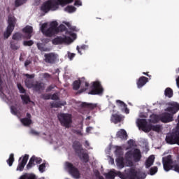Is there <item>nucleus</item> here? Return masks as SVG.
Here are the masks:
<instances>
[{
    "label": "nucleus",
    "mask_w": 179,
    "mask_h": 179,
    "mask_svg": "<svg viewBox=\"0 0 179 179\" xmlns=\"http://www.w3.org/2000/svg\"><path fill=\"white\" fill-rule=\"evenodd\" d=\"M164 94L166 97H169V99H171V97H173V90L170 87H168L164 91Z\"/></svg>",
    "instance_id": "4c0bfd02"
},
{
    "label": "nucleus",
    "mask_w": 179,
    "mask_h": 179,
    "mask_svg": "<svg viewBox=\"0 0 179 179\" xmlns=\"http://www.w3.org/2000/svg\"><path fill=\"white\" fill-rule=\"evenodd\" d=\"M116 103L119 107H121L122 109L127 106V104L121 100H116Z\"/></svg>",
    "instance_id": "603ef678"
},
{
    "label": "nucleus",
    "mask_w": 179,
    "mask_h": 179,
    "mask_svg": "<svg viewBox=\"0 0 179 179\" xmlns=\"http://www.w3.org/2000/svg\"><path fill=\"white\" fill-rule=\"evenodd\" d=\"M16 17L12 15H9L8 17V25L6 28V31L3 32L4 38H9L13 30H15V26L16 24Z\"/></svg>",
    "instance_id": "7ed1b4c3"
},
{
    "label": "nucleus",
    "mask_w": 179,
    "mask_h": 179,
    "mask_svg": "<svg viewBox=\"0 0 179 179\" xmlns=\"http://www.w3.org/2000/svg\"><path fill=\"white\" fill-rule=\"evenodd\" d=\"M173 170L176 173H179V164H173Z\"/></svg>",
    "instance_id": "052dcab7"
},
{
    "label": "nucleus",
    "mask_w": 179,
    "mask_h": 179,
    "mask_svg": "<svg viewBox=\"0 0 179 179\" xmlns=\"http://www.w3.org/2000/svg\"><path fill=\"white\" fill-rule=\"evenodd\" d=\"M75 55H76L75 53H69L68 57L71 61L75 58Z\"/></svg>",
    "instance_id": "69168bd1"
},
{
    "label": "nucleus",
    "mask_w": 179,
    "mask_h": 179,
    "mask_svg": "<svg viewBox=\"0 0 179 179\" xmlns=\"http://www.w3.org/2000/svg\"><path fill=\"white\" fill-rule=\"evenodd\" d=\"M163 164L164 170H165V171H170V170H173V165L171 155H168L166 157H165L164 160L163 161Z\"/></svg>",
    "instance_id": "9d476101"
},
{
    "label": "nucleus",
    "mask_w": 179,
    "mask_h": 179,
    "mask_svg": "<svg viewBox=\"0 0 179 179\" xmlns=\"http://www.w3.org/2000/svg\"><path fill=\"white\" fill-rule=\"evenodd\" d=\"M74 5L75 6H82V1L80 0H76Z\"/></svg>",
    "instance_id": "338daca9"
},
{
    "label": "nucleus",
    "mask_w": 179,
    "mask_h": 179,
    "mask_svg": "<svg viewBox=\"0 0 179 179\" xmlns=\"http://www.w3.org/2000/svg\"><path fill=\"white\" fill-rule=\"evenodd\" d=\"M65 10L69 13H73V12H76V8L73 6H67L66 8H65Z\"/></svg>",
    "instance_id": "79ce46f5"
},
{
    "label": "nucleus",
    "mask_w": 179,
    "mask_h": 179,
    "mask_svg": "<svg viewBox=\"0 0 179 179\" xmlns=\"http://www.w3.org/2000/svg\"><path fill=\"white\" fill-rule=\"evenodd\" d=\"M33 44H34V42L31 40L24 41L23 42V45H24L25 47H31V45H33Z\"/></svg>",
    "instance_id": "de8ad7c7"
},
{
    "label": "nucleus",
    "mask_w": 179,
    "mask_h": 179,
    "mask_svg": "<svg viewBox=\"0 0 179 179\" xmlns=\"http://www.w3.org/2000/svg\"><path fill=\"white\" fill-rule=\"evenodd\" d=\"M34 166H36V164H34V156H32L27 165V169L30 170V169H31V167H34Z\"/></svg>",
    "instance_id": "f704fd0d"
},
{
    "label": "nucleus",
    "mask_w": 179,
    "mask_h": 179,
    "mask_svg": "<svg viewBox=\"0 0 179 179\" xmlns=\"http://www.w3.org/2000/svg\"><path fill=\"white\" fill-rule=\"evenodd\" d=\"M21 122L24 125V127H29V125H31V119H29L27 117H24L21 119Z\"/></svg>",
    "instance_id": "e433bc0d"
},
{
    "label": "nucleus",
    "mask_w": 179,
    "mask_h": 179,
    "mask_svg": "<svg viewBox=\"0 0 179 179\" xmlns=\"http://www.w3.org/2000/svg\"><path fill=\"white\" fill-rule=\"evenodd\" d=\"M56 2L57 3V6L59 7V5H61L62 6H65V5L72 3V2H73V0H56Z\"/></svg>",
    "instance_id": "7c9ffc66"
},
{
    "label": "nucleus",
    "mask_w": 179,
    "mask_h": 179,
    "mask_svg": "<svg viewBox=\"0 0 179 179\" xmlns=\"http://www.w3.org/2000/svg\"><path fill=\"white\" fill-rule=\"evenodd\" d=\"M155 162V156L151 155L148 157V159L145 161V167L146 169H149L151 166L153 165Z\"/></svg>",
    "instance_id": "cd10ccee"
},
{
    "label": "nucleus",
    "mask_w": 179,
    "mask_h": 179,
    "mask_svg": "<svg viewBox=\"0 0 179 179\" xmlns=\"http://www.w3.org/2000/svg\"><path fill=\"white\" fill-rule=\"evenodd\" d=\"M133 159L134 162H138L142 159V154L141 153V150L136 148L133 152Z\"/></svg>",
    "instance_id": "412c9836"
},
{
    "label": "nucleus",
    "mask_w": 179,
    "mask_h": 179,
    "mask_svg": "<svg viewBox=\"0 0 179 179\" xmlns=\"http://www.w3.org/2000/svg\"><path fill=\"white\" fill-rule=\"evenodd\" d=\"M86 47H87L86 45H83L80 47L77 46L76 49H77L78 54L82 55V50H86Z\"/></svg>",
    "instance_id": "09e8293b"
},
{
    "label": "nucleus",
    "mask_w": 179,
    "mask_h": 179,
    "mask_svg": "<svg viewBox=\"0 0 179 179\" xmlns=\"http://www.w3.org/2000/svg\"><path fill=\"white\" fill-rule=\"evenodd\" d=\"M7 163L10 167H12L13 162H15V155L11 153L9 156V158L7 159Z\"/></svg>",
    "instance_id": "c9c22d12"
},
{
    "label": "nucleus",
    "mask_w": 179,
    "mask_h": 179,
    "mask_svg": "<svg viewBox=\"0 0 179 179\" xmlns=\"http://www.w3.org/2000/svg\"><path fill=\"white\" fill-rule=\"evenodd\" d=\"M19 179H37V176L34 173H25Z\"/></svg>",
    "instance_id": "393cba45"
},
{
    "label": "nucleus",
    "mask_w": 179,
    "mask_h": 179,
    "mask_svg": "<svg viewBox=\"0 0 179 179\" xmlns=\"http://www.w3.org/2000/svg\"><path fill=\"white\" fill-rule=\"evenodd\" d=\"M149 82V78L145 76H141L138 78V80L136 82L137 87L138 89H141L146 85Z\"/></svg>",
    "instance_id": "a211bd4d"
},
{
    "label": "nucleus",
    "mask_w": 179,
    "mask_h": 179,
    "mask_svg": "<svg viewBox=\"0 0 179 179\" xmlns=\"http://www.w3.org/2000/svg\"><path fill=\"white\" fill-rule=\"evenodd\" d=\"M161 129H162V127L159 124L153 125V124H149L148 126L147 132H150V131H154L155 132H160Z\"/></svg>",
    "instance_id": "b1692460"
},
{
    "label": "nucleus",
    "mask_w": 179,
    "mask_h": 179,
    "mask_svg": "<svg viewBox=\"0 0 179 179\" xmlns=\"http://www.w3.org/2000/svg\"><path fill=\"white\" fill-rule=\"evenodd\" d=\"M106 178L108 179H115V176H117V172L114 171H110L108 173L104 174Z\"/></svg>",
    "instance_id": "72a5a7b5"
},
{
    "label": "nucleus",
    "mask_w": 179,
    "mask_h": 179,
    "mask_svg": "<svg viewBox=\"0 0 179 179\" xmlns=\"http://www.w3.org/2000/svg\"><path fill=\"white\" fill-rule=\"evenodd\" d=\"M17 86L20 93H22V94L26 93V90L24 89V87L22 86V84L17 83Z\"/></svg>",
    "instance_id": "3c124183"
},
{
    "label": "nucleus",
    "mask_w": 179,
    "mask_h": 179,
    "mask_svg": "<svg viewBox=\"0 0 179 179\" xmlns=\"http://www.w3.org/2000/svg\"><path fill=\"white\" fill-rule=\"evenodd\" d=\"M10 110L12 114H13L14 115H17V108L13 106L10 107Z\"/></svg>",
    "instance_id": "6e6d98bb"
},
{
    "label": "nucleus",
    "mask_w": 179,
    "mask_h": 179,
    "mask_svg": "<svg viewBox=\"0 0 179 179\" xmlns=\"http://www.w3.org/2000/svg\"><path fill=\"white\" fill-rule=\"evenodd\" d=\"M36 45L40 51H47V48L44 46V44L38 43Z\"/></svg>",
    "instance_id": "49530a36"
},
{
    "label": "nucleus",
    "mask_w": 179,
    "mask_h": 179,
    "mask_svg": "<svg viewBox=\"0 0 179 179\" xmlns=\"http://www.w3.org/2000/svg\"><path fill=\"white\" fill-rule=\"evenodd\" d=\"M30 134H31V135H34L35 136H38V135H40V133H38V131H36L34 130V129H31Z\"/></svg>",
    "instance_id": "680f3d73"
},
{
    "label": "nucleus",
    "mask_w": 179,
    "mask_h": 179,
    "mask_svg": "<svg viewBox=\"0 0 179 179\" xmlns=\"http://www.w3.org/2000/svg\"><path fill=\"white\" fill-rule=\"evenodd\" d=\"M47 26V23H44L41 27V33H43L44 36H45V37H52V36H55V34H57V31L51 27H49L48 29H45Z\"/></svg>",
    "instance_id": "6e6552de"
},
{
    "label": "nucleus",
    "mask_w": 179,
    "mask_h": 179,
    "mask_svg": "<svg viewBox=\"0 0 179 179\" xmlns=\"http://www.w3.org/2000/svg\"><path fill=\"white\" fill-rule=\"evenodd\" d=\"M64 169L66 172L70 174L73 178L79 179L80 178V171H79V169L73 165V164L66 162L64 163Z\"/></svg>",
    "instance_id": "20e7f679"
},
{
    "label": "nucleus",
    "mask_w": 179,
    "mask_h": 179,
    "mask_svg": "<svg viewBox=\"0 0 179 179\" xmlns=\"http://www.w3.org/2000/svg\"><path fill=\"white\" fill-rule=\"evenodd\" d=\"M27 79L24 80L25 86L28 89H32L34 92L38 93L39 94L45 90V83L43 81H38L31 79H34V74H25Z\"/></svg>",
    "instance_id": "f257e3e1"
},
{
    "label": "nucleus",
    "mask_w": 179,
    "mask_h": 179,
    "mask_svg": "<svg viewBox=\"0 0 179 179\" xmlns=\"http://www.w3.org/2000/svg\"><path fill=\"white\" fill-rule=\"evenodd\" d=\"M117 138L121 139L122 141H127L128 139V134H127V131L124 129H120L116 134Z\"/></svg>",
    "instance_id": "6ab92c4d"
},
{
    "label": "nucleus",
    "mask_w": 179,
    "mask_h": 179,
    "mask_svg": "<svg viewBox=\"0 0 179 179\" xmlns=\"http://www.w3.org/2000/svg\"><path fill=\"white\" fill-rule=\"evenodd\" d=\"M23 37V34L20 32H16L13 35V40H15L16 41H19V40H22Z\"/></svg>",
    "instance_id": "58836bf2"
},
{
    "label": "nucleus",
    "mask_w": 179,
    "mask_h": 179,
    "mask_svg": "<svg viewBox=\"0 0 179 179\" xmlns=\"http://www.w3.org/2000/svg\"><path fill=\"white\" fill-rule=\"evenodd\" d=\"M41 99L43 100H50L51 99V94H43L41 95Z\"/></svg>",
    "instance_id": "8fccbe9b"
},
{
    "label": "nucleus",
    "mask_w": 179,
    "mask_h": 179,
    "mask_svg": "<svg viewBox=\"0 0 179 179\" xmlns=\"http://www.w3.org/2000/svg\"><path fill=\"white\" fill-rule=\"evenodd\" d=\"M104 92V90L103 89V87L101 86V84L99 81H95L92 83V89L89 92V94L96 95L98 94L101 96L103 94V92Z\"/></svg>",
    "instance_id": "423d86ee"
},
{
    "label": "nucleus",
    "mask_w": 179,
    "mask_h": 179,
    "mask_svg": "<svg viewBox=\"0 0 179 179\" xmlns=\"http://www.w3.org/2000/svg\"><path fill=\"white\" fill-rule=\"evenodd\" d=\"M150 118L149 120V121L152 123V124H157V122H159V117L157 116V115H150Z\"/></svg>",
    "instance_id": "ea45409f"
},
{
    "label": "nucleus",
    "mask_w": 179,
    "mask_h": 179,
    "mask_svg": "<svg viewBox=\"0 0 179 179\" xmlns=\"http://www.w3.org/2000/svg\"><path fill=\"white\" fill-rule=\"evenodd\" d=\"M30 64H31V60L30 59H27L24 62V66L25 68H27L28 65H30Z\"/></svg>",
    "instance_id": "774afa93"
},
{
    "label": "nucleus",
    "mask_w": 179,
    "mask_h": 179,
    "mask_svg": "<svg viewBox=\"0 0 179 179\" xmlns=\"http://www.w3.org/2000/svg\"><path fill=\"white\" fill-rule=\"evenodd\" d=\"M52 43L54 45H59V44H69V43H72V38L66 36H64V37L57 36L52 39Z\"/></svg>",
    "instance_id": "0eeeda50"
},
{
    "label": "nucleus",
    "mask_w": 179,
    "mask_h": 179,
    "mask_svg": "<svg viewBox=\"0 0 179 179\" xmlns=\"http://www.w3.org/2000/svg\"><path fill=\"white\" fill-rule=\"evenodd\" d=\"M157 173V166H153L150 169V176H155Z\"/></svg>",
    "instance_id": "864d4df0"
},
{
    "label": "nucleus",
    "mask_w": 179,
    "mask_h": 179,
    "mask_svg": "<svg viewBox=\"0 0 179 179\" xmlns=\"http://www.w3.org/2000/svg\"><path fill=\"white\" fill-rule=\"evenodd\" d=\"M126 157L127 159H131L132 157H134V152H132V151H128L126 153Z\"/></svg>",
    "instance_id": "4d7b16f0"
},
{
    "label": "nucleus",
    "mask_w": 179,
    "mask_h": 179,
    "mask_svg": "<svg viewBox=\"0 0 179 179\" xmlns=\"http://www.w3.org/2000/svg\"><path fill=\"white\" fill-rule=\"evenodd\" d=\"M81 84L80 81L79 80H76L73 83V90H79V88L80 87Z\"/></svg>",
    "instance_id": "37998d69"
},
{
    "label": "nucleus",
    "mask_w": 179,
    "mask_h": 179,
    "mask_svg": "<svg viewBox=\"0 0 179 179\" xmlns=\"http://www.w3.org/2000/svg\"><path fill=\"white\" fill-rule=\"evenodd\" d=\"M51 29H53V30H55L56 31L58 30V22L57 21H52L50 23V27Z\"/></svg>",
    "instance_id": "a18cd8bd"
},
{
    "label": "nucleus",
    "mask_w": 179,
    "mask_h": 179,
    "mask_svg": "<svg viewBox=\"0 0 179 179\" xmlns=\"http://www.w3.org/2000/svg\"><path fill=\"white\" fill-rule=\"evenodd\" d=\"M128 179H139V173L135 169H131L127 174Z\"/></svg>",
    "instance_id": "5701e85b"
},
{
    "label": "nucleus",
    "mask_w": 179,
    "mask_h": 179,
    "mask_svg": "<svg viewBox=\"0 0 179 179\" xmlns=\"http://www.w3.org/2000/svg\"><path fill=\"white\" fill-rule=\"evenodd\" d=\"M58 9L59 8L57 0H48L44 1L40 7V10L42 12L43 16L47 15L49 12H55V10H58Z\"/></svg>",
    "instance_id": "f03ea898"
},
{
    "label": "nucleus",
    "mask_w": 179,
    "mask_h": 179,
    "mask_svg": "<svg viewBox=\"0 0 179 179\" xmlns=\"http://www.w3.org/2000/svg\"><path fill=\"white\" fill-rule=\"evenodd\" d=\"M110 121L113 124H118V122L122 121V116L118 113L113 114L110 117Z\"/></svg>",
    "instance_id": "4be33fe9"
},
{
    "label": "nucleus",
    "mask_w": 179,
    "mask_h": 179,
    "mask_svg": "<svg viewBox=\"0 0 179 179\" xmlns=\"http://www.w3.org/2000/svg\"><path fill=\"white\" fill-rule=\"evenodd\" d=\"M51 100H59V96H58V94L55 93L50 96Z\"/></svg>",
    "instance_id": "13d9d810"
},
{
    "label": "nucleus",
    "mask_w": 179,
    "mask_h": 179,
    "mask_svg": "<svg viewBox=\"0 0 179 179\" xmlns=\"http://www.w3.org/2000/svg\"><path fill=\"white\" fill-rule=\"evenodd\" d=\"M29 160V155L25 154L24 157H21L19 159V163L17 166V171H23L24 170V166L27 164V161Z\"/></svg>",
    "instance_id": "1a4fd4ad"
},
{
    "label": "nucleus",
    "mask_w": 179,
    "mask_h": 179,
    "mask_svg": "<svg viewBox=\"0 0 179 179\" xmlns=\"http://www.w3.org/2000/svg\"><path fill=\"white\" fill-rule=\"evenodd\" d=\"M66 31V34H69V36H71L73 38H76V34L72 33V31H69L66 30V27L65 25L61 24L59 27H57V30L56 31L58 34L59 32Z\"/></svg>",
    "instance_id": "4468645a"
},
{
    "label": "nucleus",
    "mask_w": 179,
    "mask_h": 179,
    "mask_svg": "<svg viewBox=\"0 0 179 179\" xmlns=\"http://www.w3.org/2000/svg\"><path fill=\"white\" fill-rule=\"evenodd\" d=\"M53 89H55V85H50L47 89H46V90H45V92H47V93H48V92H51V90H52Z\"/></svg>",
    "instance_id": "e2e57ef3"
},
{
    "label": "nucleus",
    "mask_w": 179,
    "mask_h": 179,
    "mask_svg": "<svg viewBox=\"0 0 179 179\" xmlns=\"http://www.w3.org/2000/svg\"><path fill=\"white\" fill-rule=\"evenodd\" d=\"M80 83L81 86H85V87H87V88H82L80 90H78L77 92L78 94H81V93L86 92V90H87V87H89V86H90V85L89 84V83H87L86 81V78H82L80 80Z\"/></svg>",
    "instance_id": "aec40b11"
},
{
    "label": "nucleus",
    "mask_w": 179,
    "mask_h": 179,
    "mask_svg": "<svg viewBox=\"0 0 179 179\" xmlns=\"http://www.w3.org/2000/svg\"><path fill=\"white\" fill-rule=\"evenodd\" d=\"M10 47L13 51H16L20 48V45L17 41H11L10 42Z\"/></svg>",
    "instance_id": "a878e982"
},
{
    "label": "nucleus",
    "mask_w": 179,
    "mask_h": 179,
    "mask_svg": "<svg viewBox=\"0 0 179 179\" xmlns=\"http://www.w3.org/2000/svg\"><path fill=\"white\" fill-rule=\"evenodd\" d=\"M159 120L162 122L164 123L171 122L173 121V115L169 113H164L160 116Z\"/></svg>",
    "instance_id": "2eb2a0df"
},
{
    "label": "nucleus",
    "mask_w": 179,
    "mask_h": 179,
    "mask_svg": "<svg viewBox=\"0 0 179 179\" xmlns=\"http://www.w3.org/2000/svg\"><path fill=\"white\" fill-rule=\"evenodd\" d=\"M66 102L59 103V102H52L50 103V106L52 108H61L62 106H65Z\"/></svg>",
    "instance_id": "473e14b6"
},
{
    "label": "nucleus",
    "mask_w": 179,
    "mask_h": 179,
    "mask_svg": "<svg viewBox=\"0 0 179 179\" xmlns=\"http://www.w3.org/2000/svg\"><path fill=\"white\" fill-rule=\"evenodd\" d=\"M20 97L23 104H29V103H33L31 99H30V96L27 94L20 95Z\"/></svg>",
    "instance_id": "c756f323"
},
{
    "label": "nucleus",
    "mask_w": 179,
    "mask_h": 179,
    "mask_svg": "<svg viewBox=\"0 0 179 179\" xmlns=\"http://www.w3.org/2000/svg\"><path fill=\"white\" fill-rule=\"evenodd\" d=\"M44 61L46 64H55L57 62V55L54 52L45 53L44 55Z\"/></svg>",
    "instance_id": "9b49d317"
},
{
    "label": "nucleus",
    "mask_w": 179,
    "mask_h": 179,
    "mask_svg": "<svg viewBox=\"0 0 179 179\" xmlns=\"http://www.w3.org/2000/svg\"><path fill=\"white\" fill-rule=\"evenodd\" d=\"M26 2H27V0H15V8H19V6H22V5H24Z\"/></svg>",
    "instance_id": "a19ab883"
},
{
    "label": "nucleus",
    "mask_w": 179,
    "mask_h": 179,
    "mask_svg": "<svg viewBox=\"0 0 179 179\" xmlns=\"http://www.w3.org/2000/svg\"><path fill=\"white\" fill-rule=\"evenodd\" d=\"M78 157L80 159V160H83L84 162V163H87L90 160L89 154L86 152L78 154Z\"/></svg>",
    "instance_id": "c85d7f7f"
},
{
    "label": "nucleus",
    "mask_w": 179,
    "mask_h": 179,
    "mask_svg": "<svg viewBox=\"0 0 179 179\" xmlns=\"http://www.w3.org/2000/svg\"><path fill=\"white\" fill-rule=\"evenodd\" d=\"M169 107L166 108L165 111L171 113L172 115L176 114L179 110V103L177 102H173L169 104Z\"/></svg>",
    "instance_id": "ddd939ff"
},
{
    "label": "nucleus",
    "mask_w": 179,
    "mask_h": 179,
    "mask_svg": "<svg viewBox=\"0 0 179 179\" xmlns=\"http://www.w3.org/2000/svg\"><path fill=\"white\" fill-rule=\"evenodd\" d=\"M73 149H74L77 155H80V153L83 152V148H82V144L78 141H76L73 143Z\"/></svg>",
    "instance_id": "f3484780"
},
{
    "label": "nucleus",
    "mask_w": 179,
    "mask_h": 179,
    "mask_svg": "<svg viewBox=\"0 0 179 179\" xmlns=\"http://www.w3.org/2000/svg\"><path fill=\"white\" fill-rule=\"evenodd\" d=\"M34 162L36 163V164H40L41 162H43V159L41 158H38L36 156H34Z\"/></svg>",
    "instance_id": "bf43d9fd"
},
{
    "label": "nucleus",
    "mask_w": 179,
    "mask_h": 179,
    "mask_svg": "<svg viewBox=\"0 0 179 179\" xmlns=\"http://www.w3.org/2000/svg\"><path fill=\"white\" fill-rule=\"evenodd\" d=\"M115 155L117 157H124V152L121 148H117L115 150Z\"/></svg>",
    "instance_id": "c03bdc74"
},
{
    "label": "nucleus",
    "mask_w": 179,
    "mask_h": 179,
    "mask_svg": "<svg viewBox=\"0 0 179 179\" xmlns=\"http://www.w3.org/2000/svg\"><path fill=\"white\" fill-rule=\"evenodd\" d=\"M38 170L40 173H44V171H45V164L43 163L42 164H41L38 167Z\"/></svg>",
    "instance_id": "5fc2aeb1"
},
{
    "label": "nucleus",
    "mask_w": 179,
    "mask_h": 179,
    "mask_svg": "<svg viewBox=\"0 0 179 179\" xmlns=\"http://www.w3.org/2000/svg\"><path fill=\"white\" fill-rule=\"evenodd\" d=\"M57 118L62 125L64 128H69L72 125V115L69 113L58 114Z\"/></svg>",
    "instance_id": "39448f33"
},
{
    "label": "nucleus",
    "mask_w": 179,
    "mask_h": 179,
    "mask_svg": "<svg viewBox=\"0 0 179 179\" xmlns=\"http://www.w3.org/2000/svg\"><path fill=\"white\" fill-rule=\"evenodd\" d=\"M81 106L85 108H90V110H94V108H96V107H97V105L94 103H87L86 102H83L81 103Z\"/></svg>",
    "instance_id": "2f4dec72"
},
{
    "label": "nucleus",
    "mask_w": 179,
    "mask_h": 179,
    "mask_svg": "<svg viewBox=\"0 0 179 179\" xmlns=\"http://www.w3.org/2000/svg\"><path fill=\"white\" fill-rule=\"evenodd\" d=\"M116 164L119 169H124L125 164L124 163V157H120L116 159Z\"/></svg>",
    "instance_id": "bb28decb"
},
{
    "label": "nucleus",
    "mask_w": 179,
    "mask_h": 179,
    "mask_svg": "<svg viewBox=\"0 0 179 179\" xmlns=\"http://www.w3.org/2000/svg\"><path fill=\"white\" fill-rule=\"evenodd\" d=\"M22 31L23 33H26V34L24 36V38L30 40V38H31V33H33V27L26 26L24 28H23Z\"/></svg>",
    "instance_id": "dca6fc26"
},
{
    "label": "nucleus",
    "mask_w": 179,
    "mask_h": 179,
    "mask_svg": "<svg viewBox=\"0 0 179 179\" xmlns=\"http://www.w3.org/2000/svg\"><path fill=\"white\" fill-rule=\"evenodd\" d=\"M136 123L139 129H142L143 132L148 133V127L149 124H148L146 119H138Z\"/></svg>",
    "instance_id": "f8f14e48"
},
{
    "label": "nucleus",
    "mask_w": 179,
    "mask_h": 179,
    "mask_svg": "<svg viewBox=\"0 0 179 179\" xmlns=\"http://www.w3.org/2000/svg\"><path fill=\"white\" fill-rule=\"evenodd\" d=\"M122 110L124 111L125 114H129V110L127 105L123 108H122Z\"/></svg>",
    "instance_id": "0e129e2a"
}]
</instances>
